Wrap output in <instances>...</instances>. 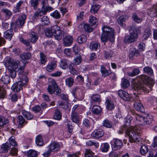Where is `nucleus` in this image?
Listing matches in <instances>:
<instances>
[{
  "instance_id": "nucleus-14",
  "label": "nucleus",
  "mask_w": 157,
  "mask_h": 157,
  "mask_svg": "<svg viewBox=\"0 0 157 157\" xmlns=\"http://www.w3.org/2000/svg\"><path fill=\"white\" fill-rule=\"evenodd\" d=\"M17 124L19 128H21L26 124L27 122L21 115H19L17 118Z\"/></svg>"
},
{
  "instance_id": "nucleus-8",
  "label": "nucleus",
  "mask_w": 157,
  "mask_h": 157,
  "mask_svg": "<svg viewBox=\"0 0 157 157\" xmlns=\"http://www.w3.org/2000/svg\"><path fill=\"white\" fill-rule=\"evenodd\" d=\"M53 36L57 40H60L62 38V31L59 26L56 25L53 26L51 30H50V37H52Z\"/></svg>"
},
{
  "instance_id": "nucleus-25",
  "label": "nucleus",
  "mask_w": 157,
  "mask_h": 157,
  "mask_svg": "<svg viewBox=\"0 0 157 157\" xmlns=\"http://www.w3.org/2000/svg\"><path fill=\"white\" fill-rule=\"evenodd\" d=\"M82 61V58L80 54L75 55L73 61L74 65H77L80 64Z\"/></svg>"
},
{
  "instance_id": "nucleus-27",
  "label": "nucleus",
  "mask_w": 157,
  "mask_h": 157,
  "mask_svg": "<svg viewBox=\"0 0 157 157\" xmlns=\"http://www.w3.org/2000/svg\"><path fill=\"white\" fill-rule=\"evenodd\" d=\"M71 120L73 122L78 123L79 122V116L76 112L71 113Z\"/></svg>"
},
{
  "instance_id": "nucleus-61",
  "label": "nucleus",
  "mask_w": 157,
  "mask_h": 157,
  "mask_svg": "<svg viewBox=\"0 0 157 157\" xmlns=\"http://www.w3.org/2000/svg\"><path fill=\"white\" fill-rule=\"evenodd\" d=\"M10 99L12 101L14 102L16 101L18 99V95L17 94L14 93L11 94L10 95Z\"/></svg>"
},
{
  "instance_id": "nucleus-13",
  "label": "nucleus",
  "mask_w": 157,
  "mask_h": 157,
  "mask_svg": "<svg viewBox=\"0 0 157 157\" xmlns=\"http://www.w3.org/2000/svg\"><path fill=\"white\" fill-rule=\"evenodd\" d=\"M26 19V16L24 14H22L17 20L16 24L17 26L20 27L25 23Z\"/></svg>"
},
{
  "instance_id": "nucleus-24",
  "label": "nucleus",
  "mask_w": 157,
  "mask_h": 157,
  "mask_svg": "<svg viewBox=\"0 0 157 157\" xmlns=\"http://www.w3.org/2000/svg\"><path fill=\"white\" fill-rule=\"evenodd\" d=\"M82 27L86 31L90 32L92 31V28L88 24L82 23L79 26V28H82Z\"/></svg>"
},
{
  "instance_id": "nucleus-45",
  "label": "nucleus",
  "mask_w": 157,
  "mask_h": 157,
  "mask_svg": "<svg viewBox=\"0 0 157 157\" xmlns=\"http://www.w3.org/2000/svg\"><path fill=\"white\" fill-rule=\"evenodd\" d=\"M8 122V120L5 117L0 116V127H2Z\"/></svg>"
},
{
  "instance_id": "nucleus-12",
  "label": "nucleus",
  "mask_w": 157,
  "mask_h": 157,
  "mask_svg": "<svg viewBox=\"0 0 157 157\" xmlns=\"http://www.w3.org/2000/svg\"><path fill=\"white\" fill-rule=\"evenodd\" d=\"M119 96L123 100L129 101L131 98V96L126 92L123 90H120L118 91Z\"/></svg>"
},
{
  "instance_id": "nucleus-35",
  "label": "nucleus",
  "mask_w": 157,
  "mask_h": 157,
  "mask_svg": "<svg viewBox=\"0 0 157 157\" xmlns=\"http://www.w3.org/2000/svg\"><path fill=\"white\" fill-rule=\"evenodd\" d=\"M36 142L38 145L42 146L43 145L44 142L42 136L41 135H39L36 137Z\"/></svg>"
},
{
  "instance_id": "nucleus-29",
  "label": "nucleus",
  "mask_w": 157,
  "mask_h": 157,
  "mask_svg": "<svg viewBox=\"0 0 157 157\" xmlns=\"http://www.w3.org/2000/svg\"><path fill=\"white\" fill-rule=\"evenodd\" d=\"M50 63V72L53 71L57 67V61L55 59H51Z\"/></svg>"
},
{
  "instance_id": "nucleus-64",
  "label": "nucleus",
  "mask_w": 157,
  "mask_h": 157,
  "mask_svg": "<svg viewBox=\"0 0 157 157\" xmlns=\"http://www.w3.org/2000/svg\"><path fill=\"white\" fill-rule=\"evenodd\" d=\"M153 13H152L151 14H153L152 16L153 17H157V4L153 6Z\"/></svg>"
},
{
  "instance_id": "nucleus-22",
  "label": "nucleus",
  "mask_w": 157,
  "mask_h": 157,
  "mask_svg": "<svg viewBox=\"0 0 157 157\" xmlns=\"http://www.w3.org/2000/svg\"><path fill=\"white\" fill-rule=\"evenodd\" d=\"M22 115L27 120H31L33 118V115L30 112L22 110L21 111Z\"/></svg>"
},
{
  "instance_id": "nucleus-52",
  "label": "nucleus",
  "mask_w": 157,
  "mask_h": 157,
  "mask_svg": "<svg viewBox=\"0 0 157 157\" xmlns=\"http://www.w3.org/2000/svg\"><path fill=\"white\" fill-rule=\"evenodd\" d=\"M2 12L5 14L6 18H9L12 15V13L10 10L6 9H3L2 10Z\"/></svg>"
},
{
  "instance_id": "nucleus-20",
  "label": "nucleus",
  "mask_w": 157,
  "mask_h": 157,
  "mask_svg": "<svg viewBox=\"0 0 157 157\" xmlns=\"http://www.w3.org/2000/svg\"><path fill=\"white\" fill-rule=\"evenodd\" d=\"M133 106L134 109L137 111L141 112H144V109L140 102L134 103Z\"/></svg>"
},
{
  "instance_id": "nucleus-58",
  "label": "nucleus",
  "mask_w": 157,
  "mask_h": 157,
  "mask_svg": "<svg viewBox=\"0 0 157 157\" xmlns=\"http://www.w3.org/2000/svg\"><path fill=\"white\" fill-rule=\"evenodd\" d=\"M100 8V6L98 5H93L92 6L90 9V11L92 13H95L97 12Z\"/></svg>"
},
{
  "instance_id": "nucleus-26",
  "label": "nucleus",
  "mask_w": 157,
  "mask_h": 157,
  "mask_svg": "<svg viewBox=\"0 0 157 157\" xmlns=\"http://www.w3.org/2000/svg\"><path fill=\"white\" fill-rule=\"evenodd\" d=\"M92 112L96 115H98L101 113V107L98 105H94L92 109Z\"/></svg>"
},
{
  "instance_id": "nucleus-9",
  "label": "nucleus",
  "mask_w": 157,
  "mask_h": 157,
  "mask_svg": "<svg viewBox=\"0 0 157 157\" xmlns=\"http://www.w3.org/2000/svg\"><path fill=\"white\" fill-rule=\"evenodd\" d=\"M137 123L139 124L144 125L148 124L151 123L152 119L150 118L149 115H147L145 117L142 115L136 114L135 116Z\"/></svg>"
},
{
  "instance_id": "nucleus-40",
  "label": "nucleus",
  "mask_w": 157,
  "mask_h": 157,
  "mask_svg": "<svg viewBox=\"0 0 157 157\" xmlns=\"http://www.w3.org/2000/svg\"><path fill=\"white\" fill-rule=\"evenodd\" d=\"M86 144L87 145L89 146L94 145L97 148H98L99 146L98 142L91 140H89L87 141L86 142Z\"/></svg>"
},
{
  "instance_id": "nucleus-23",
  "label": "nucleus",
  "mask_w": 157,
  "mask_h": 157,
  "mask_svg": "<svg viewBox=\"0 0 157 157\" xmlns=\"http://www.w3.org/2000/svg\"><path fill=\"white\" fill-rule=\"evenodd\" d=\"M106 109L108 110H112L114 109L115 105L112 101L107 99L105 102Z\"/></svg>"
},
{
  "instance_id": "nucleus-31",
  "label": "nucleus",
  "mask_w": 157,
  "mask_h": 157,
  "mask_svg": "<svg viewBox=\"0 0 157 157\" xmlns=\"http://www.w3.org/2000/svg\"><path fill=\"white\" fill-rule=\"evenodd\" d=\"M31 37L30 41L32 42H35L38 40V36L37 34L34 32H32L29 34Z\"/></svg>"
},
{
  "instance_id": "nucleus-33",
  "label": "nucleus",
  "mask_w": 157,
  "mask_h": 157,
  "mask_svg": "<svg viewBox=\"0 0 157 157\" xmlns=\"http://www.w3.org/2000/svg\"><path fill=\"white\" fill-rule=\"evenodd\" d=\"M10 148V147L8 143H6L2 144L1 147V149L2 152H7Z\"/></svg>"
},
{
  "instance_id": "nucleus-21",
  "label": "nucleus",
  "mask_w": 157,
  "mask_h": 157,
  "mask_svg": "<svg viewBox=\"0 0 157 157\" xmlns=\"http://www.w3.org/2000/svg\"><path fill=\"white\" fill-rule=\"evenodd\" d=\"M13 35V32L12 29L6 30L4 33V36L7 39L10 40Z\"/></svg>"
},
{
  "instance_id": "nucleus-43",
  "label": "nucleus",
  "mask_w": 157,
  "mask_h": 157,
  "mask_svg": "<svg viewBox=\"0 0 157 157\" xmlns=\"http://www.w3.org/2000/svg\"><path fill=\"white\" fill-rule=\"evenodd\" d=\"M98 22V19L93 16H90L89 17V22L92 25H96Z\"/></svg>"
},
{
  "instance_id": "nucleus-11",
  "label": "nucleus",
  "mask_w": 157,
  "mask_h": 157,
  "mask_svg": "<svg viewBox=\"0 0 157 157\" xmlns=\"http://www.w3.org/2000/svg\"><path fill=\"white\" fill-rule=\"evenodd\" d=\"M112 149L116 151L120 149L123 146V142L121 140L116 138H113L110 143Z\"/></svg>"
},
{
  "instance_id": "nucleus-54",
  "label": "nucleus",
  "mask_w": 157,
  "mask_h": 157,
  "mask_svg": "<svg viewBox=\"0 0 157 157\" xmlns=\"http://www.w3.org/2000/svg\"><path fill=\"white\" fill-rule=\"evenodd\" d=\"M6 96V91L2 87L0 86V98L3 99Z\"/></svg>"
},
{
  "instance_id": "nucleus-15",
  "label": "nucleus",
  "mask_w": 157,
  "mask_h": 157,
  "mask_svg": "<svg viewBox=\"0 0 157 157\" xmlns=\"http://www.w3.org/2000/svg\"><path fill=\"white\" fill-rule=\"evenodd\" d=\"M104 132L101 129L95 130L91 134L92 136L95 138H99L102 137L104 135Z\"/></svg>"
},
{
  "instance_id": "nucleus-53",
  "label": "nucleus",
  "mask_w": 157,
  "mask_h": 157,
  "mask_svg": "<svg viewBox=\"0 0 157 157\" xmlns=\"http://www.w3.org/2000/svg\"><path fill=\"white\" fill-rule=\"evenodd\" d=\"M148 147L145 145H143L141 147L140 152L142 155H144L148 152Z\"/></svg>"
},
{
  "instance_id": "nucleus-42",
  "label": "nucleus",
  "mask_w": 157,
  "mask_h": 157,
  "mask_svg": "<svg viewBox=\"0 0 157 157\" xmlns=\"http://www.w3.org/2000/svg\"><path fill=\"white\" fill-rule=\"evenodd\" d=\"M121 85L123 89L126 88L129 85V82L127 79L122 78V79Z\"/></svg>"
},
{
  "instance_id": "nucleus-19",
  "label": "nucleus",
  "mask_w": 157,
  "mask_h": 157,
  "mask_svg": "<svg viewBox=\"0 0 157 157\" xmlns=\"http://www.w3.org/2000/svg\"><path fill=\"white\" fill-rule=\"evenodd\" d=\"M63 44L66 46H70L72 44L73 39L71 36H67L63 38Z\"/></svg>"
},
{
  "instance_id": "nucleus-5",
  "label": "nucleus",
  "mask_w": 157,
  "mask_h": 157,
  "mask_svg": "<svg viewBox=\"0 0 157 157\" xmlns=\"http://www.w3.org/2000/svg\"><path fill=\"white\" fill-rule=\"evenodd\" d=\"M50 94H55L58 95L60 98L62 100L67 101L68 99V96L67 94H59L61 92V89L59 88L56 84L55 81L54 79L50 78Z\"/></svg>"
},
{
  "instance_id": "nucleus-38",
  "label": "nucleus",
  "mask_w": 157,
  "mask_h": 157,
  "mask_svg": "<svg viewBox=\"0 0 157 157\" xmlns=\"http://www.w3.org/2000/svg\"><path fill=\"white\" fill-rule=\"evenodd\" d=\"M140 71L139 68H134L132 72H128V75L129 76L133 77L139 74Z\"/></svg>"
},
{
  "instance_id": "nucleus-48",
  "label": "nucleus",
  "mask_w": 157,
  "mask_h": 157,
  "mask_svg": "<svg viewBox=\"0 0 157 157\" xmlns=\"http://www.w3.org/2000/svg\"><path fill=\"white\" fill-rule=\"evenodd\" d=\"M1 80L4 83L8 84L10 81V77L9 75H6L2 77Z\"/></svg>"
},
{
  "instance_id": "nucleus-17",
  "label": "nucleus",
  "mask_w": 157,
  "mask_h": 157,
  "mask_svg": "<svg viewBox=\"0 0 157 157\" xmlns=\"http://www.w3.org/2000/svg\"><path fill=\"white\" fill-rule=\"evenodd\" d=\"M151 36V31L150 28L147 27L144 30L143 35L142 37L143 40H147L148 38Z\"/></svg>"
},
{
  "instance_id": "nucleus-32",
  "label": "nucleus",
  "mask_w": 157,
  "mask_h": 157,
  "mask_svg": "<svg viewBox=\"0 0 157 157\" xmlns=\"http://www.w3.org/2000/svg\"><path fill=\"white\" fill-rule=\"evenodd\" d=\"M144 72L149 75H153V71L152 68L149 66H146L143 68Z\"/></svg>"
},
{
  "instance_id": "nucleus-10",
  "label": "nucleus",
  "mask_w": 157,
  "mask_h": 157,
  "mask_svg": "<svg viewBox=\"0 0 157 157\" xmlns=\"http://www.w3.org/2000/svg\"><path fill=\"white\" fill-rule=\"evenodd\" d=\"M18 82H16L11 87L12 90L15 92L19 91L22 89L24 86L26 84L28 81L19 79Z\"/></svg>"
},
{
  "instance_id": "nucleus-55",
  "label": "nucleus",
  "mask_w": 157,
  "mask_h": 157,
  "mask_svg": "<svg viewBox=\"0 0 157 157\" xmlns=\"http://www.w3.org/2000/svg\"><path fill=\"white\" fill-rule=\"evenodd\" d=\"M50 15L53 17L58 19L60 17V14L57 10H56L53 13H51Z\"/></svg>"
},
{
  "instance_id": "nucleus-41",
  "label": "nucleus",
  "mask_w": 157,
  "mask_h": 157,
  "mask_svg": "<svg viewBox=\"0 0 157 157\" xmlns=\"http://www.w3.org/2000/svg\"><path fill=\"white\" fill-rule=\"evenodd\" d=\"M102 124L104 127L107 128H111L113 125L112 122L107 119L103 121Z\"/></svg>"
},
{
  "instance_id": "nucleus-28",
  "label": "nucleus",
  "mask_w": 157,
  "mask_h": 157,
  "mask_svg": "<svg viewBox=\"0 0 157 157\" xmlns=\"http://www.w3.org/2000/svg\"><path fill=\"white\" fill-rule=\"evenodd\" d=\"M126 16L125 15H122L120 16L117 20L118 24L122 27L125 26V24L124 22L126 21Z\"/></svg>"
},
{
  "instance_id": "nucleus-2",
  "label": "nucleus",
  "mask_w": 157,
  "mask_h": 157,
  "mask_svg": "<svg viewBox=\"0 0 157 157\" xmlns=\"http://www.w3.org/2000/svg\"><path fill=\"white\" fill-rule=\"evenodd\" d=\"M154 79L147 76L142 75L136 77L134 85L135 90H142L146 92H148L152 90V87L155 83Z\"/></svg>"
},
{
  "instance_id": "nucleus-60",
  "label": "nucleus",
  "mask_w": 157,
  "mask_h": 157,
  "mask_svg": "<svg viewBox=\"0 0 157 157\" xmlns=\"http://www.w3.org/2000/svg\"><path fill=\"white\" fill-rule=\"evenodd\" d=\"M15 138L13 136H11L9 139V142L10 144L14 146H17V144L15 140Z\"/></svg>"
},
{
  "instance_id": "nucleus-50",
  "label": "nucleus",
  "mask_w": 157,
  "mask_h": 157,
  "mask_svg": "<svg viewBox=\"0 0 157 157\" xmlns=\"http://www.w3.org/2000/svg\"><path fill=\"white\" fill-rule=\"evenodd\" d=\"M92 100L95 102H100L101 101L100 96L98 94L93 95L91 97Z\"/></svg>"
},
{
  "instance_id": "nucleus-37",
  "label": "nucleus",
  "mask_w": 157,
  "mask_h": 157,
  "mask_svg": "<svg viewBox=\"0 0 157 157\" xmlns=\"http://www.w3.org/2000/svg\"><path fill=\"white\" fill-rule=\"evenodd\" d=\"M109 148V145L108 143H103L101 144V150L103 152H107L108 151Z\"/></svg>"
},
{
  "instance_id": "nucleus-57",
  "label": "nucleus",
  "mask_w": 157,
  "mask_h": 157,
  "mask_svg": "<svg viewBox=\"0 0 157 157\" xmlns=\"http://www.w3.org/2000/svg\"><path fill=\"white\" fill-rule=\"evenodd\" d=\"M40 56L41 63L42 64H44L47 61V58L46 56L43 53L40 52Z\"/></svg>"
},
{
  "instance_id": "nucleus-36",
  "label": "nucleus",
  "mask_w": 157,
  "mask_h": 157,
  "mask_svg": "<svg viewBox=\"0 0 157 157\" xmlns=\"http://www.w3.org/2000/svg\"><path fill=\"white\" fill-rule=\"evenodd\" d=\"M74 81V79L73 78H67L65 80L66 85L69 87H71L73 85Z\"/></svg>"
},
{
  "instance_id": "nucleus-1",
  "label": "nucleus",
  "mask_w": 157,
  "mask_h": 157,
  "mask_svg": "<svg viewBox=\"0 0 157 157\" xmlns=\"http://www.w3.org/2000/svg\"><path fill=\"white\" fill-rule=\"evenodd\" d=\"M19 61L14 60L11 58H9L5 61V65L12 78H14L16 76V71L19 74V79L28 81V79L24 73V67H21Z\"/></svg>"
},
{
  "instance_id": "nucleus-63",
  "label": "nucleus",
  "mask_w": 157,
  "mask_h": 157,
  "mask_svg": "<svg viewBox=\"0 0 157 157\" xmlns=\"http://www.w3.org/2000/svg\"><path fill=\"white\" fill-rule=\"evenodd\" d=\"M73 50L75 55L79 54L78 53L79 52L80 49L77 45H75L74 46L73 48Z\"/></svg>"
},
{
  "instance_id": "nucleus-51",
  "label": "nucleus",
  "mask_w": 157,
  "mask_h": 157,
  "mask_svg": "<svg viewBox=\"0 0 157 157\" xmlns=\"http://www.w3.org/2000/svg\"><path fill=\"white\" fill-rule=\"evenodd\" d=\"M94 153L89 149H86L85 151V157H94Z\"/></svg>"
},
{
  "instance_id": "nucleus-3",
  "label": "nucleus",
  "mask_w": 157,
  "mask_h": 157,
  "mask_svg": "<svg viewBox=\"0 0 157 157\" xmlns=\"http://www.w3.org/2000/svg\"><path fill=\"white\" fill-rule=\"evenodd\" d=\"M102 33L101 35V40L103 42L108 40L113 42L114 41V30L113 28L107 26H104L102 28Z\"/></svg>"
},
{
  "instance_id": "nucleus-34",
  "label": "nucleus",
  "mask_w": 157,
  "mask_h": 157,
  "mask_svg": "<svg viewBox=\"0 0 157 157\" xmlns=\"http://www.w3.org/2000/svg\"><path fill=\"white\" fill-rule=\"evenodd\" d=\"M87 37L85 35H82L78 37L77 40V42L79 44H82L87 40Z\"/></svg>"
},
{
  "instance_id": "nucleus-62",
  "label": "nucleus",
  "mask_w": 157,
  "mask_h": 157,
  "mask_svg": "<svg viewBox=\"0 0 157 157\" xmlns=\"http://www.w3.org/2000/svg\"><path fill=\"white\" fill-rule=\"evenodd\" d=\"M41 21L44 25H47L49 23V19L47 16H44L42 18Z\"/></svg>"
},
{
  "instance_id": "nucleus-56",
  "label": "nucleus",
  "mask_w": 157,
  "mask_h": 157,
  "mask_svg": "<svg viewBox=\"0 0 157 157\" xmlns=\"http://www.w3.org/2000/svg\"><path fill=\"white\" fill-rule=\"evenodd\" d=\"M132 18L133 20L136 23H140L142 21V19L139 17L136 13H134L132 15Z\"/></svg>"
},
{
  "instance_id": "nucleus-49",
  "label": "nucleus",
  "mask_w": 157,
  "mask_h": 157,
  "mask_svg": "<svg viewBox=\"0 0 157 157\" xmlns=\"http://www.w3.org/2000/svg\"><path fill=\"white\" fill-rule=\"evenodd\" d=\"M62 114L60 112L58 109L55 110V114L54 115V118L57 120H60L61 119Z\"/></svg>"
},
{
  "instance_id": "nucleus-59",
  "label": "nucleus",
  "mask_w": 157,
  "mask_h": 157,
  "mask_svg": "<svg viewBox=\"0 0 157 157\" xmlns=\"http://www.w3.org/2000/svg\"><path fill=\"white\" fill-rule=\"evenodd\" d=\"M23 2L20 1L18 3H17L16 6L15 7V9L14 10V11L15 12H19L20 10V7L21 4L23 3Z\"/></svg>"
},
{
  "instance_id": "nucleus-18",
  "label": "nucleus",
  "mask_w": 157,
  "mask_h": 157,
  "mask_svg": "<svg viewBox=\"0 0 157 157\" xmlns=\"http://www.w3.org/2000/svg\"><path fill=\"white\" fill-rule=\"evenodd\" d=\"M70 61L66 59H62L60 61L59 66L63 69H66L68 68Z\"/></svg>"
},
{
  "instance_id": "nucleus-46",
  "label": "nucleus",
  "mask_w": 157,
  "mask_h": 157,
  "mask_svg": "<svg viewBox=\"0 0 157 157\" xmlns=\"http://www.w3.org/2000/svg\"><path fill=\"white\" fill-rule=\"evenodd\" d=\"M37 155V151L33 150H30L27 152V155L28 157H36Z\"/></svg>"
},
{
  "instance_id": "nucleus-7",
  "label": "nucleus",
  "mask_w": 157,
  "mask_h": 157,
  "mask_svg": "<svg viewBox=\"0 0 157 157\" xmlns=\"http://www.w3.org/2000/svg\"><path fill=\"white\" fill-rule=\"evenodd\" d=\"M43 7L41 10H37L35 13L33 18L34 19H37L41 17L44 14H45L48 10L49 6H48V1L47 0H43L42 2Z\"/></svg>"
},
{
  "instance_id": "nucleus-30",
  "label": "nucleus",
  "mask_w": 157,
  "mask_h": 157,
  "mask_svg": "<svg viewBox=\"0 0 157 157\" xmlns=\"http://www.w3.org/2000/svg\"><path fill=\"white\" fill-rule=\"evenodd\" d=\"M101 71L103 77H105L108 75L110 73V71L107 70L103 66H101Z\"/></svg>"
},
{
  "instance_id": "nucleus-39",
  "label": "nucleus",
  "mask_w": 157,
  "mask_h": 157,
  "mask_svg": "<svg viewBox=\"0 0 157 157\" xmlns=\"http://www.w3.org/2000/svg\"><path fill=\"white\" fill-rule=\"evenodd\" d=\"M104 55L106 59L111 58L113 54V52L109 49H106L104 51Z\"/></svg>"
},
{
  "instance_id": "nucleus-44",
  "label": "nucleus",
  "mask_w": 157,
  "mask_h": 157,
  "mask_svg": "<svg viewBox=\"0 0 157 157\" xmlns=\"http://www.w3.org/2000/svg\"><path fill=\"white\" fill-rule=\"evenodd\" d=\"M31 57V54L30 53H24L20 55V57L23 60H28Z\"/></svg>"
},
{
  "instance_id": "nucleus-4",
  "label": "nucleus",
  "mask_w": 157,
  "mask_h": 157,
  "mask_svg": "<svg viewBox=\"0 0 157 157\" xmlns=\"http://www.w3.org/2000/svg\"><path fill=\"white\" fill-rule=\"evenodd\" d=\"M129 35L126 36L124 38L125 43H130L136 41L138 37L137 29L135 25H130L128 27Z\"/></svg>"
},
{
  "instance_id": "nucleus-16",
  "label": "nucleus",
  "mask_w": 157,
  "mask_h": 157,
  "mask_svg": "<svg viewBox=\"0 0 157 157\" xmlns=\"http://www.w3.org/2000/svg\"><path fill=\"white\" fill-rule=\"evenodd\" d=\"M60 148L59 144L56 142H53L50 144V152L57 151Z\"/></svg>"
},
{
  "instance_id": "nucleus-47",
  "label": "nucleus",
  "mask_w": 157,
  "mask_h": 157,
  "mask_svg": "<svg viewBox=\"0 0 157 157\" xmlns=\"http://www.w3.org/2000/svg\"><path fill=\"white\" fill-rule=\"evenodd\" d=\"M100 47V44L98 43L92 42L90 44V48L92 50H96Z\"/></svg>"
},
{
  "instance_id": "nucleus-6",
  "label": "nucleus",
  "mask_w": 157,
  "mask_h": 157,
  "mask_svg": "<svg viewBox=\"0 0 157 157\" xmlns=\"http://www.w3.org/2000/svg\"><path fill=\"white\" fill-rule=\"evenodd\" d=\"M140 130L138 128L137 126L131 127L127 130L126 133L129 137V141L131 143L139 141L138 140L139 138V133Z\"/></svg>"
}]
</instances>
